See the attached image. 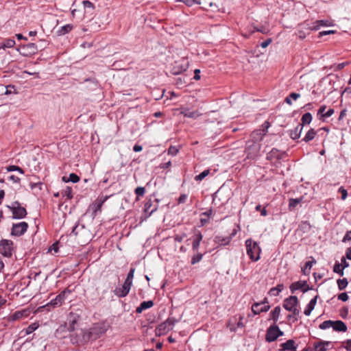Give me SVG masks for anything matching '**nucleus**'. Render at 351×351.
<instances>
[{"instance_id": "1", "label": "nucleus", "mask_w": 351, "mask_h": 351, "mask_svg": "<svg viewBox=\"0 0 351 351\" xmlns=\"http://www.w3.org/2000/svg\"><path fill=\"white\" fill-rule=\"evenodd\" d=\"M247 254L252 261H257L260 259L261 249L257 242L252 239L245 241Z\"/></svg>"}, {"instance_id": "2", "label": "nucleus", "mask_w": 351, "mask_h": 351, "mask_svg": "<svg viewBox=\"0 0 351 351\" xmlns=\"http://www.w3.org/2000/svg\"><path fill=\"white\" fill-rule=\"evenodd\" d=\"M7 206L11 210L13 219H23L27 215L26 209L21 206L18 201L14 202L11 206Z\"/></svg>"}, {"instance_id": "3", "label": "nucleus", "mask_w": 351, "mask_h": 351, "mask_svg": "<svg viewBox=\"0 0 351 351\" xmlns=\"http://www.w3.org/2000/svg\"><path fill=\"white\" fill-rule=\"evenodd\" d=\"M13 241L8 239H1L0 241V253L3 256L10 258L14 252Z\"/></svg>"}, {"instance_id": "4", "label": "nucleus", "mask_w": 351, "mask_h": 351, "mask_svg": "<svg viewBox=\"0 0 351 351\" xmlns=\"http://www.w3.org/2000/svg\"><path fill=\"white\" fill-rule=\"evenodd\" d=\"M71 293L69 289H65L61 291L54 299L51 300L50 302L47 303L45 306H51L56 308L60 306L65 301L66 296Z\"/></svg>"}, {"instance_id": "5", "label": "nucleus", "mask_w": 351, "mask_h": 351, "mask_svg": "<svg viewBox=\"0 0 351 351\" xmlns=\"http://www.w3.org/2000/svg\"><path fill=\"white\" fill-rule=\"evenodd\" d=\"M260 149L261 145L258 143L254 141L247 142L245 150L247 158L249 159H254L256 156H258Z\"/></svg>"}, {"instance_id": "6", "label": "nucleus", "mask_w": 351, "mask_h": 351, "mask_svg": "<svg viewBox=\"0 0 351 351\" xmlns=\"http://www.w3.org/2000/svg\"><path fill=\"white\" fill-rule=\"evenodd\" d=\"M176 322L177 321L175 318L169 317L165 322L160 324L156 328L159 335H165L171 330L173 328Z\"/></svg>"}, {"instance_id": "7", "label": "nucleus", "mask_w": 351, "mask_h": 351, "mask_svg": "<svg viewBox=\"0 0 351 351\" xmlns=\"http://www.w3.org/2000/svg\"><path fill=\"white\" fill-rule=\"evenodd\" d=\"M302 26L307 30L316 31L318 30L320 27L332 26V23L328 20H317L311 23L304 22Z\"/></svg>"}, {"instance_id": "8", "label": "nucleus", "mask_w": 351, "mask_h": 351, "mask_svg": "<svg viewBox=\"0 0 351 351\" xmlns=\"http://www.w3.org/2000/svg\"><path fill=\"white\" fill-rule=\"evenodd\" d=\"M283 334V332L280 330L278 326H271L267 330L265 339L267 342H273L279 337L282 336Z\"/></svg>"}, {"instance_id": "9", "label": "nucleus", "mask_w": 351, "mask_h": 351, "mask_svg": "<svg viewBox=\"0 0 351 351\" xmlns=\"http://www.w3.org/2000/svg\"><path fill=\"white\" fill-rule=\"evenodd\" d=\"M28 228V224L25 222L14 223L11 230V234L15 237H20L25 234Z\"/></svg>"}, {"instance_id": "10", "label": "nucleus", "mask_w": 351, "mask_h": 351, "mask_svg": "<svg viewBox=\"0 0 351 351\" xmlns=\"http://www.w3.org/2000/svg\"><path fill=\"white\" fill-rule=\"evenodd\" d=\"M268 304L267 298H265L261 302H255L252 306V311L254 315H258L262 312H267L270 308V306Z\"/></svg>"}, {"instance_id": "11", "label": "nucleus", "mask_w": 351, "mask_h": 351, "mask_svg": "<svg viewBox=\"0 0 351 351\" xmlns=\"http://www.w3.org/2000/svg\"><path fill=\"white\" fill-rule=\"evenodd\" d=\"M289 288L292 293H293L297 290H301L303 293H306V291L313 289L312 287L308 286L306 280H299L293 282L290 285Z\"/></svg>"}, {"instance_id": "12", "label": "nucleus", "mask_w": 351, "mask_h": 351, "mask_svg": "<svg viewBox=\"0 0 351 351\" xmlns=\"http://www.w3.org/2000/svg\"><path fill=\"white\" fill-rule=\"evenodd\" d=\"M285 152H282L276 148H273L267 154V160L270 161H279L286 156Z\"/></svg>"}, {"instance_id": "13", "label": "nucleus", "mask_w": 351, "mask_h": 351, "mask_svg": "<svg viewBox=\"0 0 351 351\" xmlns=\"http://www.w3.org/2000/svg\"><path fill=\"white\" fill-rule=\"evenodd\" d=\"M20 53L23 56H28L37 52V46L35 43H28L21 46Z\"/></svg>"}, {"instance_id": "14", "label": "nucleus", "mask_w": 351, "mask_h": 351, "mask_svg": "<svg viewBox=\"0 0 351 351\" xmlns=\"http://www.w3.org/2000/svg\"><path fill=\"white\" fill-rule=\"evenodd\" d=\"M298 304V299L295 295L289 296L286 298L283 302V307L288 311L293 310L292 308L297 306Z\"/></svg>"}, {"instance_id": "15", "label": "nucleus", "mask_w": 351, "mask_h": 351, "mask_svg": "<svg viewBox=\"0 0 351 351\" xmlns=\"http://www.w3.org/2000/svg\"><path fill=\"white\" fill-rule=\"evenodd\" d=\"M203 239V235L199 230H195L193 236L192 237V249L193 251H197L199 247L200 242Z\"/></svg>"}, {"instance_id": "16", "label": "nucleus", "mask_w": 351, "mask_h": 351, "mask_svg": "<svg viewBox=\"0 0 351 351\" xmlns=\"http://www.w3.org/2000/svg\"><path fill=\"white\" fill-rule=\"evenodd\" d=\"M298 348V345L293 339H289L286 342L280 344V350L283 351H295Z\"/></svg>"}, {"instance_id": "17", "label": "nucleus", "mask_w": 351, "mask_h": 351, "mask_svg": "<svg viewBox=\"0 0 351 351\" xmlns=\"http://www.w3.org/2000/svg\"><path fill=\"white\" fill-rule=\"evenodd\" d=\"M331 344L330 341H326L320 340L313 343L315 351H327L326 346Z\"/></svg>"}, {"instance_id": "18", "label": "nucleus", "mask_w": 351, "mask_h": 351, "mask_svg": "<svg viewBox=\"0 0 351 351\" xmlns=\"http://www.w3.org/2000/svg\"><path fill=\"white\" fill-rule=\"evenodd\" d=\"M302 130V124H298V125L293 130L289 131V136L293 140L298 139L301 136Z\"/></svg>"}, {"instance_id": "19", "label": "nucleus", "mask_w": 351, "mask_h": 351, "mask_svg": "<svg viewBox=\"0 0 351 351\" xmlns=\"http://www.w3.org/2000/svg\"><path fill=\"white\" fill-rule=\"evenodd\" d=\"M332 328L337 332H346L348 329L346 324L341 320L333 321Z\"/></svg>"}, {"instance_id": "20", "label": "nucleus", "mask_w": 351, "mask_h": 351, "mask_svg": "<svg viewBox=\"0 0 351 351\" xmlns=\"http://www.w3.org/2000/svg\"><path fill=\"white\" fill-rule=\"evenodd\" d=\"M108 197L106 196L104 197H99L95 200V202L93 203L95 215H96L98 211H101L103 204L108 199Z\"/></svg>"}, {"instance_id": "21", "label": "nucleus", "mask_w": 351, "mask_h": 351, "mask_svg": "<svg viewBox=\"0 0 351 351\" xmlns=\"http://www.w3.org/2000/svg\"><path fill=\"white\" fill-rule=\"evenodd\" d=\"M157 210V206H153V202L152 199L147 200L144 205V212L148 216H150L154 212Z\"/></svg>"}, {"instance_id": "22", "label": "nucleus", "mask_w": 351, "mask_h": 351, "mask_svg": "<svg viewBox=\"0 0 351 351\" xmlns=\"http://www.w3.org/2000/svg\"><path fill=\"white\" fill-rule=\"evenodd\" d=\"M153 306L154 302L152 300L144 301L136 308V312L137 313H141L144 310L149 308Z\"/></svg>"}, {"instance_id": "23", "label": "nucleus", "mask_w": 351, "mask_h": 351, "mask_svg": "<svg viewBox=\"0 0 351 351\" xmlns=\"http://www.w3.org/2000/svg\"><path fill=\"white\" fill-rule=\"evenodd\" d=\"M73 28V25L71 24H66L64 26H62L57 30V34L58 36H63L69 32H70Z\"/></svg>"}, {"instance_id": "24", "label": "nucleus", "mask_w": 351, "mask_h": 351, "mask_svg": "<svg viewBox=\"0 0 351 351\" xmlns=\"http://www.w3.org/2000/svg\"><path fill=\"white\" fill-rule=\"evenodd\" d=\"M129 292H130V291L128 289H126L125 287H124L123 286H122L121 287H117L114 290V293L117 297H119V298L125 297L129 293Z\"/></svg>"}, {"instance_id": "25", "label": "nucleus", "mask_w": 351, "mask_h": 351, "mask_svg": "<svg viewBox=\"0 0 351 351\" xmlns=\"http://www.w3.org/2000/svg\"><path fill=\"white\" fill-rule=\"evenodd\" d=\"M316 134H317V131H315V129H313V128H311L306 132V135L302 138V141L306 143H308V142L312 141L315 137Z\"/></svg>"}, {"instance_id": "26", "label": "nucleus", "mask_w": 351, "mask_h": 351, "mask_svg": "<svg viewBox=\"0 0 351 351\" xmlns=\"http://www.w3.org/2000/svg\"><path fill=\"white\" fill-rule=\"evenodd\" d=\"M281 308L280 306H276L270 313L271 319L276 323L280 316Z\"/></svg>"}, {"instance_id": "27", "label": "nucleus", "mask_w": 351, "mask_h": 351, "mask_svg": "<svg viewBox=\"0 0 351 351\" xmlns=\"http://www.w3.org/2000/svg\"><path fill=\"white\" fill-rule=\"evenodd\" d=\"M313 117L310 112H306L304 114L301 118V123L299 124H302V128H304V125L310 124L312 121Z\"/></svg>"}, {"instance_id": "28", "label": "nucleus", "mask_w": 351, "mask_h": 351, "mask_svg": "<svg viewBox=\"0 0 351 351\" xmlns=\"http://www.w3.org/2000/svg\"><path fill=\"white\" fill-rule=\"evenodd\" d=\"M181 114L184 117H188V118H197L201 115V114H199L198 112V111H190L189 110L182 111Z\"/></svg>"}, {"instance_id": "29", "label": "nucleus", "mask_w": 351, "mask_h": 351, "mask_svg": "<svg viewBox=\"0 0 351 351\" xmlns=\"http://www.w3.org/2000/svg\"><path fill=\"white\" fill-rule=\"evenodd\" d=\"M284 285L282 284L278 285L276 287H273L269 290V294L272 296H277L283 290Z\"/></svg>"}, {"instance_id": "30", "label": "nucleus", "mask_w": 351, "mask_h": 351, "mask_svg": "<svg viewBox=\"0 0 351 351\" xmlns=\"http://www.w3.org/2000/svg\"><path fill=\"white\" fill-rule=\"evenodd\" d=\"M302 201V197H300V198H291L289 199V210H293L297 206L298 204H299L300 203H301Z\"/></svg>"}, {"instance_id": "31", "label": "nucleus", "mask_w": 351, "mask_h": 351, "mask_svg": "<svg viewBox=\"0 0 351 351\" xmlns=\"http://www.w3.org/2000/svg\"><path fill=\"white\" fill-rule=\"evenodd\" d=\"M16 44V42L12 38H8L4 40V42L1 45L3 49L5 48H12Z\"/></svg>"}, {"instance_id": "32", "label": "nucleus", "mask_w": 351, "mask_h": 351, "mask_svg": "<svg viewBox=\"0 0 351 351\" xmlns=\"http://www.w3.org/2000/svg\"><path fill=\"white\" fill-rule=\"evenodd\" d=\"M62 180L66 182H71L73 183H77L80 181V177L75 173H71L69 174V177L68 179H66V178L64 176L62 178Z\"/></svg>"}, {"instance_id": "33", "label": "nucleus", "mask_w": 351, "mask_h": 351, "mask_svg": "<svg viewBox=\"0 0 351 351\" xmlns=\"http://www.w3.org/2000/svg\"><path fill=\"white\" fill-rule=\"evenodd\" d=\"M232 239V237H216V241L221 244V245H227L228 244L230 241Z\"/></svg>"}, {"instance_id": "34", "label": "nucleus", "mask_w": 351, "mask_h": 351, "mask_svg": "<svg viewBox=\"0 0 351 351\" xmlns=\"http://www.w3.org/2000/svg\"><path fill=\"white\" fill-rule=\"evenodd\" d=\"M304 24V23L300 25L301 29L298 30V32L295 33L296 36L301 40H303L306 38V31H308L307 29H304V27L302 26Z\"/></svg>"}, {"instance_id": "35", "label": "nucleus", "mask_w": 351, "mask_h": 351, "mask_svg": "<svg viewBox=\"0 0 351 351\" xmlns=\"http://www.w3.org/2000/svg\"><path fill=\"white\" fill-rule=\"evenodd\" d=\"M38 327L39 324L38 323H33L28 326V327L25 329V334L29 335L32 333L34 331H35Z\"/></svg>"}, {"instance_id": "36", "label": "nucleus", "mask_w": 351, "mask_h": 351, "mask_svg": "<svg viewBox=\"0 0 351 351\" xmlns=\"http://www.w3.org/2000/svg\"><path fill=\"white\" fill-rule=\"evenodd\" d=\"M343 269L344 267H342V264H340L338 262L335 263L333 268V271L335 273H337L339 274L341 276H342L343 275Z\"/></svg>"}, {"instance_id": "37", "label": "nucleus", "mask_w": 351, "mask_h": 351, "mask_svg": "<svg viewBox=\"0 0 351 351\" xmlns=\"http://www.w3.org/2000/svg\"><path fill=\"white\" fill-rule=\"evenodd\" d=\"M337 282L338 288L341 291L345 289L348 285V281L346 278L339 279Z\"/></svg>"}, {"instance_id": "38", "label": "nucleus", "mask_w": 351, "mask_h": 351, "mask_svg": "<svg viewBox=\"0 0 351 351\" xmlns=\"http://www.w3.org/2000/svg\"><path fill=\"white\" fill-rule=\"evenodd\" d=\"M332 324L333 321L332 320L324 321L319 325V328L322 330H326L327 328L332 327Z\"/></svg>"}, {"instance_id": "39", "label": "nucleus", "mask_w": 351, "mask_h": 351, "mask_svg": "<svg viewBox=\"0 0 351 351\" xmlns=\"http://www.w3.org/2000/svg\"><path fill=\"white\" fill-rule=\"evenodd\" d=\"M82 4L84 9L90 10V11H93L95 9L94 4L88 0L83 1Z\"/></svg>"}, {"instance_id": "40", "label": "nucleus", "mask_w": 351, "mask_h": 351, "mask_svg": "<svg viewBox=\"0 0 351 351\" xmlns=\"http://www.w3.org/2000/svg\"><path fill=\"white\" fill-rule=\"evenodd\" d=\"M210 173V171L208 169L203 171L202 173H200L199 175H197L195 178V180L196 181H201L205 177H206Z\"/></svg>"}, {"instance_id": "41", "label": "nucleus", "mask_w": 351, "mask_h": 351, "mask_svg": "<svg viewBox=\"0 0 351 351\" xmlns=\"http://www.w3.org/2000/svg\"><path fill=\"white\" fill-rule=\"evenodd\" d=\"M203 257V254L201 253H197V254H195L191 258V264L194 265L198 262H199Z\"/></svg>"}, {"instance_id": "42", "label": "nucleus", "mask_w": 351, "mask_h": 351, "mask_svg": "<svg viewBox=\"0 0 351 351\" xmlns=\"http://www.w3.org/2000/svg\"><path fill=\"white\" fill-rule=\"evenodd\" d=\"M7 171H17L21 174L24 173V171L21 167H19L18 166H15V165H10V166L8 167Z\"/></svg>"}, {"instance_id": "43", "label": "nucleus", "mask_w": 351, "mask_h": 351, "mask_svg": "<svg viewBox=\"0 0 351 351\" xmlns=\"http://www.w3.org/2000/svg\"><path fill=\"white\" fill-rule=\"evenodd\" d=\"M176 2H182L185 3L187 6H192L195 3H199L198 1L195 0H176Z\"/></svg>"}, {"instance_id": "44", "label": "nucleus", "mask_w": 351, "mask_h": 351, "mask_svg": "<svg viewBox=\"0 0 351 351\" xmlns=\"http://www.w3.org/2000/svg\"><path fill=\"white\" fill-rule=\"evenodd\" d=\"M72 192V188L68 186L63 191L62 194L67 196L69 199H71L73 197Z\"/></svg>"}, {"instance_id": "45", "label": "nucleus", "mask_w": 351, "mask_h": 351, "mask_svg": "<svg viewBox=\"0 0 351 351\" xmlns=\"http://www.w3.org/2000/svg\"><path fill=\"white\" fill-rule=\"evenodd\" d=\"M145 193V189L143 186H138L135 189V193L138 197L143 196Z\"/></svg>"}, {"instance_id": "46", "label": "nucleus", "mask_w": 351, "mask_h": 351, "mask_svg": "<svg viewBox=\"0 0 351 351\" xmlns=\"http://www.w3.org/2000/svg\"><path fill=\"white\" fill-rule=\"evenodd\" d=\"M256 211H259L261 213V216H266L267 215V211L265 208H262L260 204L257 205L255 208Z\"/></svg>"}, {"instance_id": "47", "label": "nucleus", "mask_w": 351, "mask_h": 351, "mask_svg": "<svg viewBox=\"0 0 351 351\" xmlns=\"http://www.w3.org/2000/svg\"><path fill=\"white\" fill-rule=\"evenodd\" d=\"M25 312L23 311H16L12 315V320H16L21 318L23 316Z\"/></svg>"}, {"instance_id": "48", "label": "nucleus", "mask_w": 351, "mask_h": 351, "mask_svg": "<svg viewBox=\"0 0 351 351\" xmlns=\"http://www.w3.org/2000/svg\"><path fill=\"white\" fill-rule=\"evenodd\" d=\"M326 109V105H322L319 108V110L317 111V115L320 116L319 119H322L323 115L326 112H325Z\"/></svg>"}, {"instance_id": "49", "label": "nucleus", "mask_w": 351, "mask_h": 351, "mask_svg": "<svg viewBox=\"0 0 351 351\" xmlns=\"http://www.w3.org/2000/svg\"><path fill=\"white\" fill-rule=\"evenodd\" d=\"M338 191L341 193V199L342 200H345L346 199L347 196H348L347 190L345 189L343 186H341L339 189Z\"/></svg>"}, {"instance_id": "50", "label": "nucleus", "mask_w": 351, "mask_h": 351, "mask_svg": "<svg viewBox=\"0 0 351 351\" xmlns=\"http://www.w3.org/2000/svg\"><path fill=\"white\" fill-rule=\"evenodd\" d=\"M178 153V149L175 146H170L168 149V154L176 156Z\"/></svg>"}, {"instance_id": "51", "label": "nucleus", "mask_w": 351, "mask_h": 351, "mask_svg": "<svg viewBox=\"0 0 351 351\" xmlns=\"http://www.w3.org/2000/svg\"><path fill=\"white\" fill-rule=\"evenodd\" d=\"M315 307L308 304L304 309V313L306 316H309L312 312V311L314 309Z\"/></svg>"}, {"instance_id": "52", "label": "nucleus", "mask_w": 351, "mask_h": 351, "mask_svg": "<svg viewBox=\"0 0 351 351\" xmlns=\"http://www.w3.org/2000/svg\"><path fill=\"white\" fill-rule=\"evenodd\" d=\"M335 112V110L333 108H330L328 109L325 113L323 115V117H322V119H327L330 117H331Z\"/></svg>"}, {"instance_id": "53", "label": "nucleus", "mask_w": 351, "mask_h": 351, "mask_svg": "<svg viewBox=\"0 0 351 351\" xmlns=\"http://www.w3.org/2000/svg\"><path fill=\"white\" fill-rule=\"evenodd\" d=\"M348 295L346 292L341 293L338 295V299L343 302H346L348 300Z\"/></svg>"}, {"instance_id": "54", "label": "nucleus", "mask_w": 351, "mask_h": 351, "mask_svg": "<svg viewBox=\"0 0 351 351\" xmlns=\"http://www.w3.org/2000/svg\"><path fill=\"white\" fill-rule=\"evenodd\" d=\"M134 271H135V268L131 267L130 269V271L128 274L126 279H128V280L132 281V279L134 278Z\"/></svg>"}, {"instance_id": "55", "label": "nucleus", "mask_w": 351, "mask_h": 351, "mask_svg": "<svg viewBox=\"0 0 351 351\" xmlns=\"http://www.w3.org/2000/svg\"><path fill=\"white\" fill-rule=\"evenodd\" d=\"M351 240V230L348 231L345 236L343 237L342 242L346 243Z\"/></svg>"}, {"instance_id": "56", "label": "nucleus", "mask_w": 351, "mask_h": 351, "mask_svg": "<svg viewBox=\"0 0 351 351\" xmlns=\"http://www.w3.org/2000/svg\"><path fill=\"white\" fill-rule=\"evenodd\" d=\"M312 265L313 263L311 261H308L305 263L304 268H302V272L304 274H306V270L307 269L309 270L311 269V268L312 267Z\"/></svg>"}, {"instance_id": "57", "label": "nucleus", "mask_w": 351, "mask_h": 351, "mask_svg": "<svg viewBox=\"0 0 351 351\" xmlns=\"http://www.w3.org/2000/svg\"><path fill=\"white\" fill-rule=\"evenodd\" d=\"M186 69V66L181 67L180 69H177L176 67H174L172 73L173 75H178V74L181 73L182 71H185Z\"/></svg>"}, {"instance_id": "58", "label": "nucleus", "mask_w": 351, "mask_h": 351, "mask_svg": "<svg viewBox=\"0 0 351 351\" xmlns=\"http://www.w3.org/2000/svg\"><path fill=\"white\" fill-rule=\"evenodd\" d=\"M43 185V183L40 182H30L29 186L32 189H34L36 187H39L40 189H41V186Z\"/></svg>"}, {"instance_id": "59", "label": "nucleus", "mask_w": 351, "mask_h": 351, "mask_svg": "<svg viewBox=\"0 0 351 351\" xmlns=\"http://www.w3.org/2000/svg\"><path fill=\"white\" fill-rule=\"evenodd\" d=\"M132 285V280H128V279H125V280L122 286H123L124 287H125L126 289H128L130 291L131 289Z\"/></svg>"}, {"instance_id": "60", "label": "nucleus", "mask_w": 351, "mask_h": 351, "mask_svg": "<svg viewBox=\"0 0 351 351\" xmlns=\"http://www.w3.org/2000/svg\"><path fill=\"white\" fill-rule=\"evenodd\" d=\"M213 209L210 208V209L207 210L206 211L202 213L201 214V215L206 216V218L209 219L210 217V216L213 215Z\"/></svg>"}, {"instance_id": "61", "label": "nucleus", "mask_w": 351, "mask_h": 351, "mask_svg": "<svg viewBox=\"0 0 351 351\" xmlns=\"http://www.w3.org/2000/svg\"><path fill=\"white\" fill-rule=\"evenodd\" d=\"M187 197H188L187 195H186V194H182V195L179 197V198H178V203H179V204L184 203V202L186 201Z\"/></svg>"}, {"instance_id": "62", "label": "nucleus", "mask_w": 351, "mask_h": 351, "mask_svg": "<svg viewBox=\"0 0 351 351\" xmlns=\"http://www.w3.org/2000/svg\"><path fill=\"white\" fill-rule=\"evenodd\" d=\"M76 319H73L70 322L69 326L68 327V330L73 331L75 330V324H76Z\"/></svg>"}, {"instance_id": "63", "label": "nucleus", "mask_w": 351, "mask_h": 351, "mask_svg": "<svg viewBox=\"0 0 351 351\" xmlns=\"http://www.w3.org/2000/svg\"><path fill=\"white\" fill-rule=\"evenodd\" d=\"M8 179L13 182L14 183H19L20 182V178L14 175H11L10 176H9Z\"/></svg>"}, {"instance_id": "64", "label": "nucleus", "mask_w": 351, "mask_h": 351, "mask_svg": "<svg viewBox=\"0 0 351 351\" xmlns=\"http://www.w3.org/2000/svg\"><path fill=\"white\" fill-rule=\"evenodd\" d=\"M346 345L344 346L347 351H351V339H348L346 341Z\"/></svg>"}]
</instances>
